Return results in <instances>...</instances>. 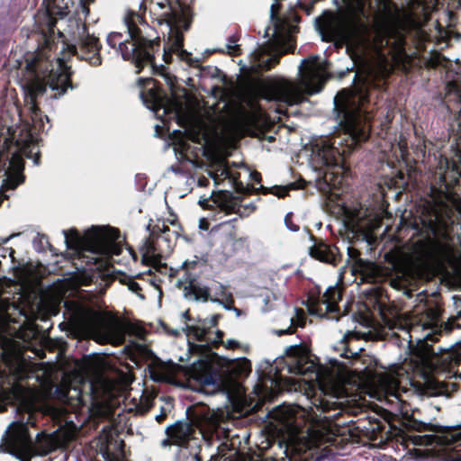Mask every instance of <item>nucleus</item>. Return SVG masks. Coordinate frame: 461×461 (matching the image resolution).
<instances>
[{
  "instance_id": "obj_28",
  "label": "nucleus",
  "mask_w": 461,
  "mask_h": 461,
  "mask_svg": "<svg viewBox=\"0 0 461 461\" xmlns=\"http://www.w3.org/2000/svg\"><path fill=\"white\" fill-rule=\"evenodd\" d=\"M310 255L321 262L330 263L334 259V257L329 250L328 247L322 243L310 248Z\"/></svg>"
},
{
  "instance_id": "obj_24",
  "label": "nucleus",
  "mask_w": 461,
  "mask_h": 461,
  "mask_svg": "<svg viewBox=\"0 0 461 461\" xmlns=\"http://www.w3.org/2000/svg\"><path fill=\"white\" fill-rule=\"evenodd\" d=\"M225 134L231 140L241 138L247 131L246 118L241 114L233 115L223 126Z\"/></svg>"
},
{
  "instance_id": "obj_18",
  "label": "nucleus",
  "mask_w": 461,
  "mask_h": 461,
  "mask_svg": "<svg viewBox=\"0 0 461 461\" xmlns=\"http://www.w3.org/2000/svg\"><path fill=\"white\" fill-rule=\"evenodd\" d=\"M341 300V289L339 285L329 286L320 299H310L307 303L308 311L312 315L320 317L332 313L338 310V303Z\"/></svg>"
},
{
  "instance_id": "obj_5",
  "label": "nucleus",
  "mask_w": 461,
  "mask_h": 461,
  "mask_svg": "<svg viewBox=\"0 0 461 461\" xmlns=\"http://www.w3.org/2000/svg\"><path fill=\"white\" fill-rule=\"evenodd\" d=\"M299 82L278 80L265 86L262 97L267 101L284 103L286 105L298 104L304 100V95L319 93L327 78V62L319 56L303 59L299 67Z\"/></svg>"
},
{
  "instance_id": "obj_54",
  "label": "nucleus",
  "mask_w": 461,
  "mask_h": 461,
  "mask_svg": "<svg viewBox=\"0 0 461 461\" xmlns=\"http://www.w3.org/2000/svg\"><path fill=\"white\" fill-rule=\"evenodd\" d=\"M456 39L459 41H461V33H456Z\"/></svg>"
},
{
  "instance_id": "obj_49",
  "label": "nucleus",
  "mask_w": 461,
  "mask_h": 461,
  "mask_svg": "<svg viewBox=\"0 0 461 461\" xmlns=\"http://www.w3.org/2000/svg\"><path fill=\"white\" fill-rule=\"evenodd\" d=\"M56 23H58L57 21L53 20V19H50V23H49V29L50 30H52V28L55 26ZM59 23H62V21H59Z\"/></svg>"
},
{
  "instance_id": "obj_31",
  "label": "nucleus",
  "mask_w": 461,
  "mask_h": 461,
  "mask_svg": "<svg viewBox=\"0 0 461 461\" xmlns=\"http://www.w3.org/2000/svg\"><path fill=\"white\" fill-rule=\"evenodd\" d=\"M410 13L411 14H417L419 12L426 13L429 9V5L427 4V0H413L410 3Z\"/></svg>"
},
{
  "instance_id": "obj_41",
  "label": "nucleus",
  "mask_w": 461,
  "mask_h": 461,
  "mask_svg": "<svg viewBox=\"0 0 461 461\" xmlns=\"http://www.w3.org/2000/svg\"><path fill=\"white\" fill-rule=\"evenodd\" d=\"M81 14H83L85 17L88 15L89 14V9L88 7L80 0V13Z\"/></svg>"
},
{
  "instance_id": "obj_25",
  "label": "nucleus",
  "mask_w": 461,
  "mask_h": 461,
  "mask_svg": "<svg viewBox=\"0 0 461 461\" xmlns=\"http://www.w3.org/2000/svg\"><path fill=\"white\" fill-rule=\"evenodd\" d=\"M441 441L456 451V456L449 457L448 461H461V426L446 431L441 436Z\"/></svg>"
},
{
  "instance_id": "obj_30",
  "label": "nucleus",
  "mask_w": 461,
  "mask_h": 461,
  "mask_svg": "<svg viewBox=\"0 0 461 461\" xmlns=\"http://www.w3.org/2000/svg\"><path fill=\"white\" fill-rule=\"evenodd\" d=\"M131 348L132 352L140 357H149L152 355L150 349L141 341L131 342Z\"/></svg>"
},
{
  "instance_id": "obj_56",
  "label": "nucleus",
  "mask_w": 461,
  "mask_h": 461,
  "mask_svg": "<svg viewBox=\"0 0 461 461\" xmlns=\"http://www.w3.org/2000/svg\"><path fill=\"white\" fill-rule=\"evenodd\" d=\"M137 335H138L139 338H140L142 336V331L139 330Z\"/></svg>"
},
{
  "instance_id": "obj_10",
  "label": "nucleus",
  "mask_w": 461,
  "mask_h": 461,
  "mask_svg": "<svg viewBox=\"0 0 461 461\" xmlns=\"http://www.w3.org/2000/svg\"><path fill=\"white\" fill-rule=\"evenodd\" d=\"M149 11L164 37L165 61H168L172 52L185 59L188 53L182 47L183 31L188 29L191 22L188 10L182 6L179 0H155Z\"/></svg>"
},
{
  "instance_id": "obj_37",
  "label": "nucleus",
  "mask_w": 461,
  "mask_h": 461,
  "mask_svg": "<svg viewBox=\"0 0 461 461\" xmlns=\"http://www.w3.org/2000/svg\"><path fill=\"white\" fill-rule=\"evenodd\" d=\"M151 377L156 381H161L166 379L167 375L165 374L160 373L157 368H152L150 370Z\"/></svg>"
},
{
  "instance_id": "obj_38",
  "label": "nucleus",
  "mask_w": 461,
  "mask_h": 461,
  "mask_svg": "<svg viewBox=\"0 0 461 461\" xmlns=\"http://www.w3.org/2000/svg\"><path fill=\"white\" fill-rule=\"evenodd\" d=\"M197 264L196 260H185L182 263V268L188 270L193 268Z\"/></svg>"
},
{
  "instance_id": "obj_3",
  "label": "nucleus",
  "mask_w": 461,
  "mask_h": 461,
  "mask_svg": "<svg viewBox=\"0 0 461 461\" xmlns=\"http://www.w3.org/2000/svg\"><path fill=\"white\" fill-rule=\"evenodd\" d=\"M395 23L389 5H384L383 14L375 16L372 31L363 0L349 4L339 13L326 12L316 20V27L323 40L345 42L355 56L366 60L370 51L381 56L380 50L388 44Z\"/></svg>"
},
{
  "instance_id": "obj_27",
  "label": "nucleus",
  "mask_w": 461,
  "mask_h": 461,
  "mask_svg": "<svg viewBox=\"0 0 461 461\" xmlns=\"http://www.w3.org/2000/svg\"><path fill=\"white\" fill-rule=\"evenodd\" d=\"M305 314L301 309H294V314L290 317V326L284 330L276 331L277 335L293 333L295 327H303L305 324Z\"/></svg>"
},
{
  "instance_id": "obj_33",
  "label": "nucleus",
  "mask_w": 461,
  "mask_h": 461,
  "mask_svg": "<svg viewBox=\"0 0 461 461\" xmlns=\"http://www.w3.org/2000/svg\"><path fill=\"white\" fill-rule=\"evenodd\" d=\"M142 262L155 267L159 263V258L158 256L149 255V252H146L142 256Z\"/></svg>"
},
{
  "instance_id": "obj_35",
  "label": "nucleus",
  "mask_w": 461,
  "mask_h": 461,
  "mask_svg": "<svg viewBox=\"0 0 461 461\" xmlns=\"http://www.w3.org/2000/svg\"><path fill=\"white\" fill-rule=\"evenodd\" d=\"M285 224L286 225L287 229L293 232H295V231H298L299 230V226H297L296 224H294L293 221H292V214L291 213H287L285 217Z\"/></svg>"
},
{
  "instance_id": "obj_59",
  "label": "nucleus",
  "mask_w": 461,
  "mask_h": 461,
  "mask_svg": "<svg viewBox=\"0 0 461 461\" xmlns=\"http://www.w3.org/2000/svg\"><path fill=\"white\" fill-rule=\"evenodd\" d=\"M351 336V333H348L345 337H349Z\"/></svg>"
},
{
  "instance_id": "obj_42",
  "label": "nucleus",
  "mask_w": 461,
  "mask_h": 461,
  "mask_svg": "<svg viewBox=\"0 0 461 461\" xmlns=\"http://www.w3.org/2000/svg\"><path fill=\"white\" fill-rule=\"evenodd\" d=\"M228 52L231 55H236L238 52V46L236 45H227Z\"/></svg>"
},
{
  "instance_id": "obj_23",
  "label": "nucleus",
  "mask_w": 461,
  "mask_h": 461,
  "mask_svg": "<svg viewBox=\"0 0 461 461\" xmlns=\"http://www.w3.org/2000/svg\"><path fill=\"white\" fill-rule=\"evenodd\" d=\"M179 285L183 287L184 296L186 299L203 302L210 299L209 289L200 285L195 280L179 281Z\"/></svg>"
},
{
  "instance_id": "obj_6",
  "label": "nucleus",
  "mask_w": 461,
  "mask_h": 461,
  "mask_svg": "<svg viewBox=\"0 0 461 461\" xmlns=\"http://www.w3.org/2000/svg\"><path fill=\"white\" fill-rule=\"evenodd\" d=\"M64 236L67 247L96 270L108 267L122 251L118 231L110 227H92L83 236L76 230L64 231Z\"/></svg>"
},
{
  "instance_id": "obj_45",
  "label": "nucleus",
  "mask_w": 461,
  "mask_h": 461,
  "mask_svg": "<svg viewBox=\"0 0 461 461\" xmlns=\"http://www.w3.org/2000/svg\"><path fill=\"white\" fill-rule=\"evenodd\" d=\"M209 203H210V200H209V199H206V198L202 199V200H200V201H199L200 205H201L202 207H203V208H207V207L211 206V205L209 204Z\"/></svg>"
},
{
  "instance_id": "obj_17",
  "label": "nucleus",
  "mask_w": 461,
  "mask_h": 461,
  "mask_svg": "<svg viewBox=\"0 0 461 461\" xmlns=\"http://www.w3.org/2000/svg\"><path fill=\"white\" fill-rule=\"evenodd\" d=\"M14 375L17 380H35L44 390L49 389L52 384L51 370L43 364L19 361L14 370Z\"/></svg>"
},
{
  "instance_id": "obj_55",
  "label": "nucleus",
  "mask_w": 461,
  "mask_h": 461,
  "mask_svg": "<svg viewBox=\"0 0 461 461\" xmlns=\"http://www.w3.org/2000/svg\"><path fill=\"white\" fill-rule=\"evenodd\" d=\"M213 303H221V301L218 299H210Z\"/></svg>"
},
{
  "instance_id": "obj_52",
  "label": "nucleus",
  "mask_w": 461,
  "mask_h": 461,
  "mask_svg": "<svg viewBox=\"0 0 461 461\" xmlns=\"http://www.w3.org/2000/svg\"><path fill=\"white\" fill-rule=\"evenodd\" d=\"M397 177L400 179V180H402L403 179V173L401 172V171H398L397 172Z\"/></svg>"
},
{
  "instance_id": "obj_58",
  "label": "nucleus",
  "mask_w": 461,
  "mask_h": 461,
  "mask_svg": "<svg viewBox=\"0 0 461 461\" xmlns=\"http://www.w3.org/2000/svg\"><path fill=\"white\" fill-rule=\"evenodd\" d=\"M29 386H33V387H35L36 385H35V384H29Z\"/></svg>"
},
{
  "instance_id": "obj_32",
  "label": "nucleus",
  "mask_w": 461,
  "mask_h": 461,
  "mask_svg": "<svg viewBox=\"0 0 461 461\" xmlns=\"http://www.w3.org/2000/svg\"><path fill=\"white\" fill-rule=\"evenodd\" d=\"M44 57L45 54L43 53V50H41L31 61L27 63L26 68L29 71H35L37 68H41V61Z\"/></svg>"
},
{
  "instance_id": "obj_21",
  "label": "nucleus",
  "mask_w": 461,
  "mask_h": 461,
  "mask_svg": "<svg viewBox=\"0 0 461 461\" xmlns=\"http://www.w3.org/2000/svg\"><path fill=\"white\" fill-rule=\"evenodd\" d=\"M86 376V370L82 364L76 362L74 369L69 374H64L62 377V387L63 393L68 395L71 391L76 393V396L78 395V385L84 383Z\"/></svg>"
},
{
  "instance_id": "obj_51",
  "label": "nucleus",
  "mask_w": 461,
  "mask_h": 461,
  "mask_svg": "<svg viewBox=\"0 0 461 461\" xmlns=\"http://www.w3.org/2000/svg\"><path fill=\"white\" fill-rule=\"evenodd\" d=\"M126 252L135 259V255L131 249H126Z\"/></svg>"
},
{
  "instance_id": "obj_12",
  "label": "nucleus",
  "mask_w": 461,
  "mask_h": 461,
  "mask_svg": "<svg viewBox=\"0 0 461 461\" xmlns=\"http://www.w3.org/2000/svg\"><path fill=\"white\" fill-rule=\"evenodd\" d=\"M130 40L122 41V33L111 32L107 37L108 44L117 48L122 53L123 59L134 62L139 73L144 67H153V49L158 43L145 39L139 25L142 22L140 15L135 12L129 11L123 17Z\"/></svg>"
},
{
  "instance_id": "obj_43",
  "label": "nucleus",
  "mask_w": 461,
  "mask_h": 461,
  "mask_svg": "<svg viewBox=\"0 0 461 461\" xmlns=\"http://www.w3.org/2000/svg\"><path fill=\"white\" fill-rule=\"evenodd\" d=\"M267 389V384H263L262 386H258L259 392L258 393V395L262 397H267V393H265V390Z\"/></svg>"
},
{
  "instance_id": "obj_19",
  "label": "nucleus",
  "mask_w": 461,
  "mask_h": 461,
  "mask_svg": "<svg viewBox=\"0 0 461 461\" xmlns=\"http://www.w3.org/2000/svg\"><path fill=\"white\" fill-rule=\"evenodd\" d=\"M348 261L351 264L353 274H359L362 279L367 282L373 281L380 275L381 269L373 262L359 258V252L353 247H348Z\"/></svg>"
},
{
  "instance_id": "obj_7",
  "label": "nucleus",
  "mask_w": 461,
  "mask_h": 461,
  "mask_svg": "<svg viewBox=\"0 0 461 461\" xmlns=\"http://www.w3.org/2000/svg\"><path fill=\"white\" fill-rule=\"evenodd\" d=\"M64 307V318L75 336L91 338L98 343L113 346L124 341L126 329L121 321L104 317L74 301H65Z\"/></svg>"
},
{
  "instance_id": "obj_36",
  "label": "nucleus",
  "mask_w": 461,
  "mask_h": 461,
  "mask_svg": "<svg viewBox=\"0 0 461 461\" xmlns=\"http://www.w3.org/2000/svg\"><path fill=\"white\" fill-rule=\"evenodd\" d=\"M89 279L86 276H77L74 277L73 285L74 286H81L87 285Z\"/></svg>"
},
{
  "instance_id": "obj_14",
  "label": "nucleus",
  "mask_w": 461,
  "mask_h": 461,
  "mask_svg": "<svg viewBox=\"0 0 461 461\" xmlns=\"http://www.w3.org/2000/svg\"><path fill=\"white\" fill-rule=\"evenodd\" d=\"M65 32L76 41L75 44L68 47L70 54L77 55L78 58L86 59L92 66L101 64L99 40L94 33L89 32L80 18L70 19Z\"/></svg>"
},
{
  "instance_id": "obj_22",
  "label": "nucleus",
  "mask_w": 461,
  "mask_h": 461,
  "mask_svg": "<svg viewBox=\"0 0 461 461\" xmlns=\"http://www.w3.org/2000/svg\"><path fill=\"white\" fill-rule=\"evenodd\" d=\"M23 161L19 155H13L9 166L5 171V185L8 188H15L23 180Z\"/></svg>"
},
{
  "instance_id": "obj_26",
  "label": "nucleus",
  "mask_w": 461,
  "mask_h": 461,
  "mask_svg": "<svg viewBox=\"0 0 461 461\" xmlns=\"http://www.w3.org/2000/svg\"><path fill=\"white\" fill-rule=\"evenodd\" d=\"M209 175L214 180L216 185L220 184V182L223 179H230V181H231L234 185L237 183L236 175H234L223 162L219 164L217 168L214 171H211Z\"/></svg>"
},
{
  "instance_id": "obj_4",
  "label": "nucleus",
  "mask_w": 461,
  "mask_h": 461,
  "mask_svg": "<svg viewBox=\"0 0 461 461\" xmlns=\"http://www.w3.org/2000/svg\"><path fill=\"white\" fill-rule=\"evenodd\" d=\"M186 335L203 343L189 344L192 351L202 356L188 368L189 378L203 387L212 385L213 391L221 390L229 394L237 392L239 384L235 379L249 375V360L245 357L229 359L212 353L209 348L221 342L222 332L211 330L205 321L199 326H187Z\"/></svg>"
},
{
  "instance_id": "obj_34",
  "label": "nucleus",
  "mask_w": 461,
  "mask_h": 461,
  "mask_svg": "<svg viewBox=\"0 0 461 461\" xmlns=\"http://www.w3.org/2000/svg\"><path fill=\"white\" fill-rule=\"evenodd\" d=\"M291 188H295L294 184H291L289 185L283 186V187H276L272 193L278 197H283L286 194L288 190H290Z\"/></svg>"
},
{
  "instance_id": "obj_44",
  "label": "nucleus",
  "mask_w": 461,
  "mask_h": 461,
  "mask_svg": "<svg viewBox=\"0 0 461 461\" xmlns=\"http://www.w3.org/2000/svg\"><path fill=\"white\" fill-rule=\"evenodd\" d=\"M249 176H250V178H251L252 180H254V181H256V182H259V180H260V175H259V173H258V172H251V173L249 174Z\"/></svg>"
},
{
  "instance_id": "obj_53",
  "label": "nucleus",
  "mask_w": 461,
  "mask_h": 461,
  "mask_svg": "<svg viewBox=\"0 0 461 461\" xmlns=\"http://www.w3.org/2000/svg\"><path fill=\"white\" fill-rule=\"evenodd\" d=\"M14 235H11V236H9V237H7V238H5V239H3V240H1V242H2V243H6V242H7V241L12 238V237H14Z\"/></svg>"
},
{
  "instance_id": "obj_13",
  "label": "nucleus",
  "mask_w": 461,
  "mask_h": 461,
  "mask_svg": "<svg viewBox=\"0 0 461 461\" xmlns=\"http://www.w3.org/2000/svg\"><path fill=\"white\" fill-rule=\"evenodd\" d=\"M285 365L291 374L309 375L305 380L311 387L317 386L324 394L339 398L340 388L334 370L316 365L309 350L303 346H290L285 350Z\"/></svg>"
},
{
  "instance_id": "obj_15",
  "label": "nucleus",
  "mask_w": 461,
  "mask_h": 461,
  "mask_svg": "<svg viewBox=\"0 0 461 461\" xmlns=\"http://www.w3.org/2000/svg\"><path fill=\"white\" fill-rule=\"evenodd\" d=\"M69 68L66 65L64 59L58 58L56 68H52L47 77H36L27 83L30 92V101L28 103L29 109L33 113H37L35 97L45 92L47 86L52 90H60L61 94L65 93L66 88L69 86Z\"/></svg>"
},
{
  "instance_id": "obj_29",
  "label": "nucleus",
  "mask_w": 461,
  "mask_h": 461,
  "mask_svg": "<svg viewBox=\"0 0 461 461\" xmlns=\"http://www.w3.org/2000/svg\"><path fill=\"white\" fill-rule=\"evenodd\" d=\"M212 201L223 211L229 212L234 210V203L228 193L220 192L215 194Z\"/></svg>"
},
{
  "instance_id": "obj_48",
  "label": "nucleus",
  "mask_w": 461,
  "mask_h": 461,
  "mask_svg": "<svg viewBox=\"0 0 461 461\" xmlns=\"http://www.w3.org/2000/svg\"><path fill=\"white\" fill-rule=\"evenodd\" d=\"M272 384H275L276 386H277L278 390H279L280 386H281V379L276 378V380H271V385Z\"/></svg>"
},
{
  "instance_id": "obj_9",
  "label": "nucleus",
  "mask_w": 461,
  "mask_h": 461,
  "mask_svg": "<svg viewBox=\"0 0 461 461\" xmlns=\"http://www.w3.org/2000/svg\"><path fill=\"white\" fill-rule=\"evenodd\" d=\"M76 434V426L66 424L51 434L40 436L33 445L27 427L23 423L14 422L6 430L5 444L8 452L23 459L34 455H46L64 447L75 439Z\"/></svg>"
},
{
  "instance_id": "obj_39",
  "label": "nucleus",
  "mask_w": 461,
  "mask_h": 461,
  "mask_svg": "<svg viewBox=\"0 0 461 461\" xmlns=\"http://www.w3.org/2000/svg\"><path fill=\"white\" fill-rule=\"evenodd\" d=\"M210 422H211L212 427L216 429L217 426L219 425L220 418L215 413H212L210 418Z\"/></svg>"
},
{
  "instance_id": "obj_16",
  "label": "nucleus",
  "mask_w": 461,
  "mask_h": 461,
  "mask_svg": "<svg viewBox=\"0 0 461 461\" xmlns=\"http://www.w3.org/2000/svg\"><path fill=\"white\" fill-rule=\"evenodd\" d=\"M343 222L346 229L353 235L359 234L363 240H371L373 232L381 224V216L373 208H346L343 212Z\"/></svg>"
},
{
  "instance_id": "obj_11",
  "label": "nucleus",
  "mask_w": 461,
  "mask_h": 461,
  "mask_svg": "<svg viewBox=\"0 0 461 461\" xmlns=\"http://www.w3.org/2000/svg\"><path fill=\"white\" fill-rule=\"evenodd\" d=\"M278 1L270 7V20L272 27H267L265 36L269 37L267 41L258 47L252 53L254 64L253 68L269 69L278 62L281 55L292 51L294 48L292 33L294 27L285 19L278 16Z\"/></svg>"
},
{
  "instance_id": "obj_47",
  "label": "nucleus",
  "mask_w": 461,
  "mask_h": 461,
  "mask_svg": "<svg viewBox=\"0 0 461 461\" xmlns=\"http://www.w3.org/2000/svg\"><path fill=\"white\" fill-rule=\"evenodd\" d=\"M167 413L166 411H162L160 414L157 415L156 416V420L160 422L164 420V418L166 417Z\"/></svg>"
},
{
  "instance_id": "obj_20",
  "label": "nucleus",
  "mask_w": 461,
  "mask_h": 461,
  "mask_svg": "<svg viewBox=\"0 0 461 461\" xmlns=\"http://www.w3.org/2000/svg\"><path fill=\"white\" fill-rule=\"evenodd\" d=\"M194 431L189 420H178L167 428L166 432L171 444L182 446L186 443Z\"/></svg>"
},
{
  "instance_id": "obj_46",
  "label": "nucleus",
  "mask_w": 461,
  "mask_h": 461,
  "mask_svg": "<svg viewBox=\"0 0 461 461\" xmlns=\"http://www.w3.org/2000/svg\"><path fill=\"white\" fill-rule=\"evenodd\" d=\"M237 345L235 340H228L225 342V347L228 348H234Z\"/></svg>"
},
{
  "instance_id": "obj_8",
  "label": "nucleus",
  "mask_w": 461,
  "mask_h": 461,
  "mask_svg": "<svg viewBox=\"0 0 461 461\" xmlns=\"http://www.w3.org/2000/svg\"><path fill=\"white\" fill-rule=\"evenodd\" d=\"M141 88L140 96L147 108L158 113L163 109L165 114H170L177 123L184 126L187 137L194 142L207 144L211 140V130L207 124L195 116L189 109L177 101H166L157 89L156 82L150 77L139 78Z\"/></svg>"
},
{
  "instance_id": "obj_2",
  "label": "nucleus",
  "mask_w": 461,
  "mask_h": 461,
  "mask_svg": "<svg viewBox=\"0 0 461 461\" xmlns=\"http://www.w3.org/2000/svg\"><path fill=\"white\" fill-rule=\"evenodd\" d=\"M384 323L390 330H399L404 334L403 340L407 342L409 352L401 365H394L388 370L376 374L374 380V396L378 400L382 397L399 399V385L401 379L413 380V384L422 387V393L428 396L449 395L456 390L455 383H446L438 377L439 373L452 367L456 359L449 352L437 354L429 341H436L438 334H426L422 339H417L415 347L411 346L412 334L420 329L412 326L406 318L396 317L385 319Z\"/></svg>"
},
{
  "instance_id": "obj_1",
  "label": "nucleus",
  "mask_w": 461,
  "mask_h": 461,
  "mask_svg": "<svg viewBox=\"0 0 461 461\" xmlns=\"http://www.w3.org/2000/svg\"><path fill=\"white\" fill-rule=\"evenodd\" d=\"M354 86L343 89L334 97V107L338 119L343 125V132L312 141L310 148L309 163L319 175L315 178L317 189L323 194L339 195L333 190L342 183L346 172L344 156L358 142L367 139L370 126L362 107L372 96L370 92L373 75L368 68L364 76L357 73Z\"/></svg>"
},
{
  "instance_id": "obj_57",
  "label": "nucleus",
  "mask_w": 461,
  "mask_h": 461,
  "mask_svg": "<svg viewBox=\"0 0 461 461\" xmlns=\"http://www.w3.org/2000/svg\"><path fill=\"white\" fill-rule=\"evenodd\" d=\"M34 162H35L36 164H38V163H39V158H35V160H34Z\"/></svg>"
},
{
  "instance_id": "obj_40",
  "label": "nucleus",
  "mask_w": 461,
  "mask_h": 461,
  "mask_svg": "<svg viewBox=\"0 0 461 461\" xmlns=\"http://www.w3.org/2000/svg\"><path fill=\"white\" fill-rule=\"evenodd\" d=\"M128 288L133 293H138V291L140 290L139 285L134 281H130L128 283Z\"/></svg>"
},
{
  "instance_id": "obj_50",
  "label": "nucleus",
  "mask_w": 461,
  "mask_h": 461,
  "mask_svg": "<svg viewBox=\"0 0 461 461\" xmlns=\"http://www.w3.org/2000/svg\"><path fill=\"white\" fill-rule=\"evenodd\" d=\"M216 322H217V317L216 316H212L211 318L210 321H209L210 325L211 326H215Z\"/></svg>"
}]
</instances>
